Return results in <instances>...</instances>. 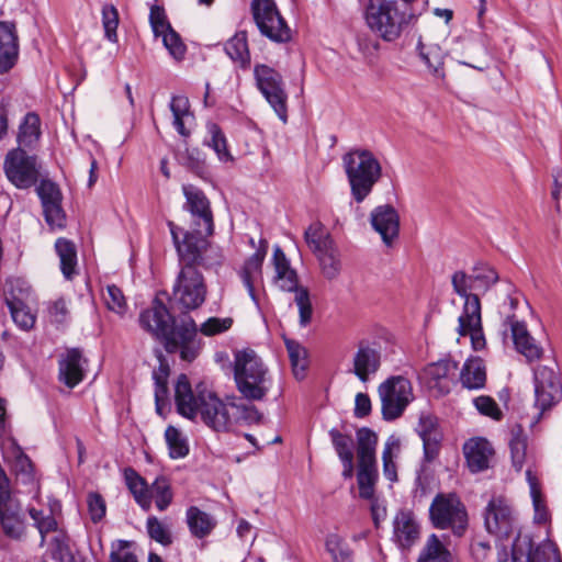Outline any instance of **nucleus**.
<instances>
[{
  "instance_id": "nucleus-21",
  "label": "nucleus",
  "mask_w": 562,
  "mask_h": 562,
  "mask_svg": "<svg viewBox=\"0 0 562 562\" xmlns=\"http://www.w3.org/2000/svg\"><path fill=\"white\" fill-rule=\"evenodd\" d=\"M420 528L413 513L402 510L393 521V539L402 549H409L419 538Z\"/></svg>"
},
{
  "instance_id": "nucleus-13",
  "label": "nucleus",
  "mask_w": 562,
  "mask_h": 562,
  "mask_svg": "<svg viewBox=\"0 0 562 562\" xmlns=\"http://www.w3.org/2000/svg\"><path fill=\"white\" fill-rule=\"evenodd\" d=\"M485 527L499 538L509 537L517 528L514 512L504 497H493L485 510Z\"/></svg>"
},
{
  "instance_id": "nucleus-37",
  "label": "nucleus",
  "mask_w": 562,
  "mask_h": 562,
  "mask_svg": "<svg viewBox=\"0 0 562 562\" xmlns=\"http://www.w3.org/2000/svg\"><path fill=\"white\" fill-rule=\"evenodd\" d=\"M187 522L191 533L198 538H204L215 527L213 517L195 506L187 510Z\"/></svg>"
},
{
  "instance_id": "nucleus-23",
  "label": "nucleus",
  "mask_w": 562,
  "mask_h": 562,
  "mask_svg": "<svg viewBox=\"0 0 562 562\" xmlns=\"http://www.w3.org/2000/svg\"><path fill=\"white\" fill-rule=\"evenodd\" d=\"M86 359L78 349L67 350L59 360V380L75 387L83 379Z\"/></svg>"
},
{
  "instance_id": "nucleus-47",
  "label": "nucleus",
  "mask_w": 562,
  "mask_h": 562,
  "mask_svg": "<svg viewBox=\"0 0 562 562\" xmlns=\"http://www.w3.org/2000/svg\"><path fill=\"white\" fill-rule=\"evenodd\" d=\"M151 501H155L158 510L164 512L172 502V492L167 479L160 476L157 477L149 488Z\"/></svg>"
},
{
  "instance_id": "nucleus-12",
  "label": "nucleus",
  "mask_w": 562,
  "mask_h": 562,
  "mask_svg": "<svg viewBox=\"0 0 562 562\" xmlns=\"http://www.w3.org/2000/svg\"><path fill=\"white\" fill-rule=\"evenodd\" d=\"M378 392L382 415L386 420L398 418L414 398L412 383L402 375L391 376L382 382Z\"/></svg>"
},
{
  "instance_id": "nucleus-9",
  "label": "nucleus",
  "mask_w": 562,
  "mask_h": 562,
  "mask_svg": "<svg viewBox=\"0 0 562 562\" xmlns=\"http://www.w3.org/2000/svg\"><path fill=\"white\" fill-rule=\"evenodd\" d=\"M2 169L8 181L20 190L32 188L42 176V164L38 157L21 147L8 150Z\"/></svg>"
},
{
  "instance_id": "nucleus-50",
  "label": "nucleus",
  "mask_w": 562,
  "mask_h": 562,
  "mask_svg": "<svg viewBox=\"0 0 562 562\" xmlns=\"http://www.w3.org/2000/svg\"><path fill=\"white\" fill-rule=\"evenodd\" d=\"M473 279H474V292L485 293L498 281L497 272L488 267H477L473 270Z\"/></svg>"
},
{
  "instance_id": "nucleus-60",
  "label": "nucleus",
  "mask_w": 562,
  "mask_h": 562,
  "mask_svg": "<svg viewBox=\"0 0 562 562\" xmlns=\"http://www.w3.org/2000/svg\"><path fill=\"white\" fill-rule=\"evenodd\" d=\"M233 325L231 317H210L207 318L198 330L204 336L211 337L227 331Z\"/></svg>"
},
{
  "instance_id": "nucleus-54",
  "label": "nucleus",
  "mask_w": 562,
  "mask_h": 562,
  "mask_svg": "<svg viewBox=\"0 0 562 562\" xmlns=\"http://www.w3.org/2000/svg\"><path fill=\"white\" fill-rule=\"evenodd\" d=\"M209 133L211 138L207 140V145L214 149L218 159L225 162L232 160V156L227 149L226 138L218 126L212 124L209 127Z\"/></svg>"
},
{
  "instance_id": "nucleus-53",
  "label": "nucleus",
  "mask_w": 562,
  "mask_h": 562,
  "mask_svg": "<svg viewBox=\"0 0 562 562\" xmlns=\"http://www.w3.org/2000/svg\"><path fill=\"white\" fill-rule=\"evenodd\" d=\"M528 562H562L555 544L544 541L530 551Z\"/></svg>"
},
{
  "instance_id": "nucleus-6",
  "label": "nucleus",
  "mask_w": 562,
  "mask_h": 562,
  "mask_svg": "<svg viewBox=\"0 0 562 562\" xmlns=\"http://www.w3.org/2000/svg\"><path fill=\"white\" fill-rule=\"evenodd\" d=\"M412 14L406 16L394 0H369L366 9L368 26L386 42L397 40Z\"/></svg>"
},
{
  "instance_id": "nucleus-45",
  "label": "nucleus",
  "mask_w": 562,
  "mask_h": 562,
  "mask_svg": "<svg viewBox=\"0 0 562 562\" xmlns=\"http://www.w3.org/2000/svg\"><path fill=\"white\" fill-rule=\"evenodd\" d=\"M357 481L360 497L373 499L374 486L378 481L376 467H358Z\"/></svg>"
},
{
  "instance_id": "nucleus-62",
  "label": "nucleus",
  "mask_w": 562,
  "mask_h": 562,
  "mask_svg": "<svg viewBox=\"0 0 562 562\" xmlns=\"http://www.w3.org/2000/svg\"><path fill=\"white\" fill-rule=\"evenodd\" d=\"M473 404L482 415L488 416L495 420L501 419L502 412L492 397L485 395L477 396L473 400Z\"/></svg>"
},
{
  "instance_id": "nucleus-51",
  "label": "nucleus",
  "mask_w": 562,
  "mask_h": 562,
  "mask_svg": "<svg viewBox=\"0 0 562 562\" xmlns=\"http://www.w3.org/2000/svg\"><path fill=\"white\" fill-rule=\"evenodd\" d=\"M328 435L339 460L353 458V440L350 435L342 434L336 428H331Z\"/></svg>"
},
{
  "instance_id": "nucleus-35",
  "label": "nucleus",
  "mask_w": 562,
  "mask_h": 562,
  "mask_svg": "<svg viewBox=\"0 0 562 562\" xmlns=\"http://www.w3.org/2000/svg\"><path fill=\"white\" fill-rule=\"evenodd\" d=\"M417 49L423 61L426 64L428 69L437 77L442 78L443 72V58L445 53L441 47L437 44H426L418 41Z\"/></svg>"
},
{
  "instance_id": "nucleus-63",
  "label": "nucleus",
  "mask_w": 562,
  "mask_h": 562,
  "mask_svg": "<svg viewBox=\"0 0 562 562\" xmlns=\"http://www.w3.org/2000/svg\"><path fill=\"white\" fill-rule=\"evenodd\" d=\"M251 10L256 24H265L266 16L279 12L273 0H252Z\"/></svg>"
},
{
  "instance_id": "nucleus-39",
  "label": "nucleus",
  "mask_w": 562,
  "mask_h": 562,
  "mask_svg": "<svg viewBox=\"0 0 562 562\" xmlns=\"http://www.w3.org/2000/svg\"><path fill=\"white\" fill-rule=\"evenodd\" d=\"M284 342L289 353L294 376L297 380L304 379L308 367L307 350L295 340L285 339Z\"/></svg>"
},
{
  "instance_id": "nucleus-55",
  "label": "nucleus",
  "mask_w": 562,
  "mask_h": 562,
  "mask_svg": "<svg viewBox=\"0 0 562 562\" xmlns=\"http://www.w3.org/2000/svg\"><path fill=\"white\" fill-rule=\"evenodd\" d=\"M316 256L321 262L325 277L328 279H334L340 270V261L338 259V254L335 247L331 246L329 249H326Z\"/></svg>"
},
{
  "instance_id": "nucleus-14",
  "label": "nucleus",
  "mask_w": 562,
  "mask_h": 562,
  "mask_svg": "<svg viewBox=\"0 0 562 562\" xmlns=\"http://www.w3.org/2000/svg\"><path fill=\"white\" fill-rule=\"evenodd\" d=\"M533 380L536 406L543 413L562 398V386L555 371L546 366L535 370Z\"/></svg>"
},
{
  "instance_id": "nucleus-31",
  "label": "nucleus",
  "mask_w": 562,
  "mask_h": 562,
  "mask_svg": "<svg viewBox=\"0 0 562 562\" xmlns=\"http://www.w3.org/2000/svg\"><path fill=\"white\" fill-rule=\"evenodd\" d=\"M124 479L136 503L144 510H149L151 507V495L149 494L150 486H148L146 481L132 468L124 470Z\"/></svg>"
},
{
  "instance_id": "nucleus-16",
  "label": "nucleus",
  "mask_w": 562,
  "mask_h": 562,
  "mask_svg": "<svg viewBox=\"0 0 562 562\" xmlns=\"http://www.w3.org/2000/svg\"><path fill=\"white\" fill-rule=\"evenodd\" d=\"M381 364V350L373 344L362 340L352 355L349 372L355 374L362 383H367L371 376L376 374Z\"/></svg>"
},
{
  "instance_id": "nucleus-10",
  "label": "nucleus",
  "mask_w": 562,
  "mask_h": 562,
  "mask_svg": "<svg viewBox=\"0 0 562 562\" xmlns=\"http://www.w3.org/2000/svg\"><path fill=\"white\" fill-rule=\"evenodd\" d=\"M206 297V284L194 266H181L172 288V302L182 311L199 308Z\"/></svg>"
},
{
  "instance_id": "nucleus-34",
  "label": "nucleus",
  "mask_w": 562,
  "mask_h": 562,
  "mask_svg": "<svg viewBox=\"0 0 562 562\" xmlns=\"http://www.w3.org/2000/svg\"><path fill=\"white\" fill-rule=\"evenodd\" d=\"M417 562H453L452 554L435 533L430 535L418 557Z\"/></svg>"
},
{
  "instance_id": "nucleus-25",
  "label": "nucleus",
  "mask_w": 562,
  "mask_h": 562,
  "mask_svg": "<svg viewBox=\"0 0 562 562\" xmlns=\"http://www.w3.org/2000/svg\"><path fill=\"white\" fill-rule=\"evenodd\" d=\"M235 384L243 398L251 402H260L263 401L269 393L272 386V379L269 372L257 373L255 376L237 380Z\"/></svg>"
},
{
  "instance_id": "nucleus-24",
  "label": "nucleus",
  "mask_w": 562,
  "mask_h": 562,
  "mask_svg": "<svg viewBox=\"0 0 562 562\" xmlns=\"http://www.w3.org/2000/svg\"><path fill=\"white\" fill-rule=\"evenodd\" d=\"M269 372L261 358L251 349L238 350L234 355V380Z\"/></svg>"
},
{
  "instance_id": "nucleus-26",
  "label": "nucleus",
  "mask_w": 562,
  "mask_h": 562,
  "mask_svg": "<svg viewBox=\"0 0 562 562\" xmlns=\"http://www.w3.org/2000/svg\"><path fill=\"white\" fill-rule=\"evenodd\" d=\"M267 254V241L261 240V247L250 256L240 271V278L251 300L258 304L255 293V283L261 277L262 262Z\"/></svg>"
},
{
  "instance_id": "nucleus-29",
  "label": "nucleus",
  "mask_w": 562,
  "mask_h": 562,
  "mask_svg": "<svg viewBox=\"0 0 562 562\" xmlns=\"http://www.w3.org/2000/svg\"><path fill=\"white\" fill-rule=\"evenodd\" d=\"M41 120L34 112H29L19 125L16 143L18 147L32 149L41 137Z\"/></svg>"
},
{
  "instance_id": "nucleus-2",
  "label": "nucleus",
  "mask_w": 562,
  "mask_h": 562,
  "mask_svg": "<svg viewBox=\"0 0 562 562\" xmlns=\"http://www.w3.org/2000/svg\"><path fill=\"white\" fill-rule=\"evenodd\" d=\"M142 328L165 341L168 352L180 350L182 360L192 361L196 358L201 345L196 339L198 326L191 316L180 318L178 323L167 306L158 299L139 315Z\"/></svg>"
},
{
  "instance_id": "nucleus-3",
  "label": "nucleus",
  "mask_w": 562,
  "mask_h": 562,
  "mask_svg": "<svg viewBox=\"0 0 562 562\" xmlns=\"http://www.w3.org/2000/svg\"><path fill=\"white\" fill-rule=\"evenodd\" d=\"M451 284L456 294L464 300L462 312L458 318V334L470 336L474 350L485 347V337L482 327L481 302L479 294L474 292L473 272L468 274L458 270L451 276Z\"/></svg>"
},
{
  "instance_id": "nucleus-4",
  "label": "nucleus",
  "mask_w": 562,
  "mask_h": 562,
  "mask_svg": "<svg viewBox=\"0 0 562 562\" xmlns=\"http://www.w3.org/2000/svg\"><path fill=\"white\" fill-rule=\"evenodd\" d=\"M168 227L181 266L212 267L221 262L222 255L218 248L210 246L206 239L212 234H206L202 227L195 226L193 231L184 232L173 222H168Z\"/></svg>"
},
{
  "instance_id": "nucleus-38",
  "label": "nucleus",
  "mask_w": 562,
  "mask_h": 562,
  "mask_svg": "<svg viewBox=\"0 0 562 562\" xmlns=\"http://www.w3.org/2000/svg\"><path fill=\"white\" fill-rule=\"evenodd\" d=\"M169 106L173 115V126L177 132L182 136L189 135V131L184 127V124L193 119L190 111L189 99L184 95H175Z\"/></svg>"
},
{
  "instance_id": "nucleus-20",
  "label": "nucleus",
  "mask_w": 562,
  "mask_h": 562,
  "mask_svg": "<svg viewBox=\"0 0 562 562\" xmlns=\"http://www.w3.org/2000/svg\"><path fill=\"white\" fill-rule=\"evenodd\" d=\"M458 363L451 359H441L428 364L423 372V379L430 389H437L439 393H448L449 384L456 374Z\"/></svg>"
},
{
  "instance_id": "nucleus-40",
  "label": "nucleus",
  "mask_w": 562,
  "mask_h": 562,
  "mask_svg": "<svg viewBox=\"0 0 562 562\" xmlns=\"http://www.w3.org/2000/svg\"><path fill=\"white\" fill-rule=\"evenodd\" d=\"M225 52L228 57L238 63L241 67H247L250 63V55L245 32L236 33L225 44Z\"/></svg>"
},
{
  "instance_id": "nucleus-56",
  "label": "nucleus",
  "mask_w": 562,
  "mask_h": 562,
  "mask_svg": "<svg viewBox=\"0 0 562 562\" xmlns=\"http://www.w3.org/2000/svg\"><path fill=\"white\" fill-rule=\"evenodd\" d=\"M102 24L105 37L112 42H117L116 29L119 25V13L115 7L104 5L102 9Z\"/></svg>"
},
{
  "instance_id": "nucleus-49",
  "label": "nucleus",
  "mask_w": 562,
  "mask_h": 562,
  "mask_svg": "<svg viewBox=\"0 0 562 562\" xmlns=\"http://www.w3.org/2000/svg\"><path fill=\"white\" fill-rule=\"evenodd\" d=\"M526 474H527V480H528L529 487H530V495L532 498V505H533V509H535V521L538 524L546 522L549 518V513H548V509L542 499L537 480H536V477L532 476L530 470H528L526 472Z\"/></svg>"
},
{
  "instance_id": "nucleus-43",
  "label": "nucleus",
  "mask_w": 562,
  "mask_h": 562,
  "mask_svg": "<svg viewBox=\"0 0 562 562\" xmlns=\"http://www.w3.org/2000/svg\"><path fill=\"white\" fill-rule=\"evenodd\" d=\"M418 431L424 442L425 454L427 459H431L437 453L441 438L435 427V422L430 417L422 418Z\"/></svg>"
},
{
  "instance_id": "nucleus-17",
  "label": "nucleus",
  "mask_w": 562,
  "mask_h": 562,
  "mask_svg": "<svg viewBox=\"0 0 562 562\" xmlns=\"http://www.w3.org/2000/svg\"><path fill=\"white\" fill-rule=\"evenodd\" d=\"M186 196V209L193 217V225L202 227L206 234H213L214 223L210 202L205 194L194 186L186 184L182 187Z\"/></svg>"
},
{
  "instance_id": "nucleus-44",
  "label": "nucleus",
  "mask_w": 562,
  "mask_h": 562,
  "mask_svg": "<svg viewBox=\"0 0 562 562\" xmlns=\"http://www.w3.org/2000/svg\"><path fill=\"white\" fill-rule=\"evenodd\" d=\"M325 547L333 562H353L352 551L340 536L336 533L328 535Z\"/></svg>"
},
{
  "instance_id": "nucleus-42",
  "label": "nucleus",
  "mask_w": 562,
  "mask_h": 562,
  "mask_svg": "<svg viewBox=\"0 0 562 562\" xmlns=\"http://www.w3.org/2000/svg\"><path fill=\"white\" fill-rule=\"evenodd\" d=\"M401 450V441L397 437L391 436L387 438L383 453V474L390 482H395L397 480L396 473V464L394 459L398 456Z\"/></svg>"
},
{
  "instance_id": "nucleus-22",
  "label": "nucleus",
  "mask_w": 562,
  "mask_h": 562,
  "mask_svg": "<svg viewBox=\"0 0 562 562\" xmlns=\"http://www.w3.org/2000/svg\"><path fill=\"white\" fill-rule=\"evenodd\" d=\"M463 453L471 472L484 471L494 453L491 443L484 438H471L463 446Z\"/></svg>"
},
{
  "instance_id": "nucleus-64",
  "label": "nucleus",
  "mask_w": 562,
  "mask_h": 562,
  "mask_svg": "<svg viewBox=\"0 0 562 562\" xmlns=\"http://www.w3.org/2000/svg\"><path fill=\"white\" fill-rule=\"evenodd\" d=\"M149 21L156 36L168 31L171 26L167 21L165 10L159 5H151Z\"/></svg>"
},
{
  "instance_id": "nucleus-48",
  "label": "nucleus",
  "mask_w": 562,
  "mask_h": 562,
  "mask_svg": "<svg viewBox=\"0 0 562 562\" xmlns=\"http://www.w3.org/2000/svg\"><path fill=\"white\" fill-rule=\"evenodd\" d=\"M8 306L13 322L22 329H31L35 324V315L20 300L13 299L8 301Z\"/></svg>"
},
{
  "instance_id": "nucleus-57",
  "label": "nucleus",
  "mask_w": 562,
  "mask_h": 562,
  "mask_svg": "<svg viewBox=\"0 0 562 562\" xmlns=\"http://www.w3.org/2000/svg\"><path fill=\"white\" fill-rule=\"evenodd\" d=\"M36 191L42 206L61 203V192L58 186L50 180H42Z\"/></svg>"
},
{
  "instance_id": "nucleus-46",
  "label": "nucleus",
  "mask_w": 562,
  "mask_h": 562,
  "mask_svg": "<svg viewBox=\"0 0 562 562\" xmlns=\"http://www.w3.org/2000/svg\"><path fill=\"white\" fill-rule=\"evenodd\" d=\"M165 439L172 459L184 458L189 453V446L186 437L173 426H168L165 431Z\"/></svg>"
},
{
  "instance_id": "nucleus-36",
  "label": "nucleus",
  "mask_w": 562,
  "mask_h": 562,
  "mask_svg": "<svg viewBox=\"0 0 562 562\" xmlns=\"http://www.w3.org/2000/svg\"><path fill=\"white\" fill-rule=\"evenodd\" d=\"M265 24H257L261 34L274 42H286L291 38V31L279 12L266 16Z\"/></svg>"
},
{
  "instance_id": "nucleus-52",
  "label": "nucleus",
  "mask_w": 562,
  "mask_h": 562,
  "mask_svg": "<svg viewBox=\"0 0 562 562\" xmlns=\"http://www.w3.org/2000/svg\"><path fill=\"white\" fill-rule=\"evenodd\" d=\"M103 300L106 307L119 314L124 315L127 310L125 296L120 288L114 284L108 285L103 292Z\"/></svg>"
},
{
  "instance_id": "nucleus-27",
  "label": "nucleus",
  "mask_w": 562,
  "mask_h": 562,
  "mask_svg": "<svg viewBox=\"0 0 562 562\" xmlns=\"http://www.w3.org/2000/svg\"><path fill=\"white\" fill-rule=\"evenodd\" d=\"M18 57V37L14 25L0 22V74L13 67Z\"/></svg>"
},
{
  "instance_id": "nucleus-41",
  "label": "nucleus",
  "mask_w": 562,
  "mask_h": 562,
  "mask_svg": "<svg viewBox=\"0 0 562 562\" xmlns=\"http://www.w3.org/2000/svg\"><path fill=\"white\" fill-rule=\"evenodd\" d=\"M304 238L310 249L315 255L334 246L329 234L319 222L313 223L307 227L304 234Z\"/></svg>"
},
{
  "instance_id": "nucleus-59",
  "label": "nucleus",
  "mask_w": 562,
  "mask_h": 562,
  "mask_svg": "<svg viewBox=\"0 0 562 562\" xmlns=\"http://www.w3.org/2000/svg\"><path fill=\"white\" fill-rule=\"evenodd\" d=\"M159 36L162 37L165 47L175 59L180 60L183 58L186 54V46L181 42L180 36L171 27L159 34Z\"/></svg>"
},
{
  "instance_id": "nucleus-1",
  "label": "nucleus",
  "mask_w": 562,
  "mask_h": 562,
  "mask_svg": "<svg viewBox=\"0 0 562 562\" xmlns=\"http://www.w3.org/2000/svg\"><path fill=\"white\" fill-rule=\"evenodd\" d=\"M175 400L178 413L191 420L203 422L215 431H227L234 422L258 423L261 413L251 404L236 396L223 402L214 392L196 389L192 391L188 378L181 374L176 383Z\"/></svg>"
},
{
  "instance_id": "nucleus-15",
  "label": "nucleus",
  "mask_w": 562,
  "mask_h": 562,
  "mask_svg": "<svg viewBox=\"0 0 562 562\" xmlns=\"http://www.w3.org/2000/svg\"><path fill=\"white\" fill-rule=\"evenodd\" d=\"M27 512L42 537L43 543L46 535L56 531L58 528L57 517L61 513V504L53 497H48L47 503L42 504L37 490L33 501L27 506Z\"/></svg>"
},
{
  "instance_id": "nucleus-8",
  "label": "nucleus",
  "mask_w": 562,
  "mask_h": 562,
  "mask_svg": "<svg viewBox=\"0 0 562 562\" xmlns=\"http://www.w3.org/2000/svg\"><path fill=\"white\" fill-rule=\"evenodd\" d=\"M430 521L437 529H450L454 536L464 535L469 518L464 504L454 493L438 494L429 507Z\"/></svg>"
},
{
  "instance_id": "nucleus-58",
  "label": "nucleus",
  "mask_w": 562,
  "mask_h": 562,
  "mask_svg": "<svg viewBox=\"0 0 562 562\" xmlns=\"http://www.w3.org/2000/svg\"><path fill=\"white\" fill-rule=\"evenodd\" d=\"M146 528L153 540L162 546H169L171 543L172 540L169 530L157 517L149 516L146 521Z\"/></svg>"
},
{
  "instance_id": "nucleus-28",
  "label": "nucleus",
  "mask_w": 562,
  "mask_h": 562,
  "mask_svg": "<svg viewBox=\"0 0 562 562\" xmlns=\"http://www.w3.org/2000/svg\"><path fill=\"white\" fill-rule=\"evenodd\" d=\"M376 443L378 436L371 429L363 427L357 431L358 467H376Z\"/></svg>"
},
{
  "instance_id": "nucleus-33",
  "label": "nucleus",
  "mask_w": 562,
  "mask_h": 562,
  "mask_svg": "<svg viewBox=\"0 0 562 562\" xmlns=\"http://www.w3.org/2000/svg\"><path fill=\"white\" fill-rule=\"evenodd\" d=\"M55 249L59 257L60 270L67 280H71L77 270V249L72 241L66 238H58L55 243Z\"/></svg>"
},
{
  "instance_id": "nucleus-30",
  "label": "nucleus",
  "mask_w": 562,
  "mask_h": 562,
  "mask_svg": "<svg viewBox=\"0 0 562 562\" xmlns=\"http://www.w3.org/2000/svg\"><path fill=\"white\" fill-rule=\"evenodd\" d=\"M460 382L468 390H480L486 382V370L483 360L480 358L468 359L461 371Z\"/></svg>"
},
{
  "instance_id": "nucleus-5",
  "label": "nucleus",
  "mask_w": 562,
  "mask_h": 562,
  "mask_svg": "<svg viewBox=\"0 0 562 562\" xmlns=\"http://www.w3.org/2000/svg\"><path fill=\"white\" fill-rule=\"evenodd\" d=\"M342 165L353 199L360 203L382 177V166L368 149H353L342 156Z\"/></svg>"
},
{
  "instance_id": "nucleus-61",
  "label": "nucleus",
  "mask_w": 562,
  "mask_h": 562,
  "mask_svg": "<svg viewBox=\"0 0 562 562\" xmlns=\"http://www.w3.org/2000/svg\"><path fill=\"white\" fill-rule=\"evenodd\" d=\"M509 448L513 465L516 468L517 471H520L526 458V439L519 435L513 437L509 442Z\"/></svg>"
},
{
  "instance_id": "nucleus-11",
  "label": "nucleus",
  "mask_w": 562,
  "mask_h": 562,
  "mask_svg": "<svg viewBox=\"0 0 562 562\" xmlns=\"http://www.w3.org/2000/svg\"><path fill=\"white\" fill-rule=\"evenodd\" d=\"M256 87L273 109L278 117L286 123L288 121V94L281 74L274 68L257 64L254 68Z\"/></svg>"
},
{
  "instance_id": "nucleus-18",
  "label": "nucleus",
  "mask_w": 562,
  "mask_h": 562,
  "mask_svg": "<svg viewBox=\"0 0 562 562\" xmlns=\"http://www.w3.org/2000/svg\"><path fill=\"white\" fill-rule=\"evenodd\" d=\"M370 222L373 229L381 236L383 244L391 247L400 233L397 211L389 204L379 205L372 210Z\"/></svg>"
},
{
  "instance_id": "nucleus-32",
  "label": "nucleus",
  "mask_w": 562,
  "mask_h": 562,
  "mask_svg": "<svg viewBox=\"0 0 562 562\" xmlns=\"http://www.w3.org/2000/svg\"><path fill=\"white\" fill-rule=\"evenodd\" d=\"M124 479L136 503L144 510H149L151 507V495L149 494L150 486H148L146 481L132 468L124 470Z\"/></svg>"
},
{
  "instance_id": "nucleus-19",
  "label": "nucleus",
  "mask_w": 562,
  "mask_h": 562,
  "mask_svg": "<svg viewBox=\"0 0 562 562\" xmlns=\"http://www.w3.org/2000/svg\"><path fill=\"white\" fill-rule=\"evenodd\" d=\"M26 520L20 501L0 505V532L12 540H21L26 533Z\"/></svg>"
},
{
  "instance_id": "nucleus-7",
  "label": "nucleus",
  "mask_w": 562,
  "mask_h": 562,
  "mask_svg": "<svg viewBox=\"0 0 562 562\" xmlns=\"http://www.w3.org/2000/svg\"><path fill=\"white\" fill-rule=\"evenodd\" d=\"M272 260L276 272L273 281L280 290L294 293L299 322L301 326L305 327L311 323L313 315L310 292L305 286L299 285L296 271L291 268L290 261L279 246L274 247Z\"/></svg>"
}]
</instances>
